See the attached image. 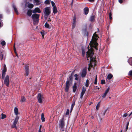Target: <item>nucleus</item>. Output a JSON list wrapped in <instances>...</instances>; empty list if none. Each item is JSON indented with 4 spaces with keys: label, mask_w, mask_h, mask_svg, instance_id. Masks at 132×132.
I'll return each instance as SVG.
<instances>
[{
    "label": "nucleus",
    "mask_w": 132,
    "mask_h": 132,
    "mask_svg": "<svg viewBox=\"0 0 132 132\" xmlns=\"http://www.w3.org/2000/svg\"><path fill=\"white\" fill-rule=\"evenodd\" d=\"M98 43L95 41H91L89 44V45L90 47L91 50H88V51L87 52L86 57L87 59V60H89L88 58H90V61H94V58L93 57L94 53L93 52V48L97 50V46Z\"/></svg>",
    "instance_id": "nucleus-1"
},
{
    "label": "nucleus",
    "mask_w": 132,
    "mask_h": 132,
    "mask_svg": "<svg viewBox=\"0 0 132 132\" xmlns=\"http://www.w3.org/2000/svg\"><path fill=\"white\" fill-rule=\"evenodd\" d=\"M77 83L75 82L74 83V85L72 87L73 92L75 93L76 91L77 88Z\"/></svg>",
    "instance_id": "nucleus-13"
},
{
    "label": "nucleus",
    "mask_w": 132,
    "mask_h": 132,
    "mask_svg": "<svg viewBox=\"0 0 132 132\" xmlns=\"http://www.w3.org/2000/svg\"><path fill=\"white\" fill-rule=\"evenodd\" d=\"M108 110V109H106L104 111H102L101 113V114H102L103 116H104L105 115V113L106 112H107Z\"/></svg>",
    "instance_id": "nucleus-33"
},
{
    "label": "nucleus",
    "mask_w": 132,
    "mask_h": 132,
    "mask_svg": "<svg viewBox=\"0 0 132 132\" xmlns=\"http://www.w3.org/2000/svg\"><path fill=\"white\" fill-rule=\"evenodd\" d=\"M12 7L14 9L15 12L16 14L17 15L19 13L15 5L14 4H13L12 5Z\"/></svg>",
    "instance_id": "nucleus-16"
},
{
    "label": "nucleus",
    "mask_w": 132,
    "mask_h": 132,
    "mask_svg": "<svg viewBox=\"0 0 132 132\" xmlns=\"http://www.w3.org/2000/svg\"><path fill=\"white\" fill-rule=\"evenodd\" d=\"M69 77L67 79V80L70 83L72 84L73 80V77L69 75Z\"/></svg>",
    "instance_id": "nucleus-12"
},
{
    "label": "nucleus",
    "mask_w": 132,
    "mask_h": 132,
    "mask_svg": "<svg viewBox=\"0 0 132 132\" xmlns=\"http://www.w3.org/2000/svg\"><path fill=\"white\" fill-rule=\"evenodd\" d=\"M44 3L45 4H50V2L49 0H46L44 2Z\"/></svg>",
    "instance_id": "nucleus-38"
},
{
    "label": "nucleus",
    "mask_w": 132,
    "mask_h": 132,
    "mask_svg": "<svg viewBox=\"0 0 132 132\" xmlns=\"http://www.w3.org/2000/svg\"><path fill=\"white\" fill-rule=\"evenodd\" d=\"M19 119V117L18 116H17L16 118L14 120L13 122V123L17 124L18 120Z\"/></svg>",
    "instance_id": "nucleus-21"
},
{
    "label": "nucleus",
    "mask_w": 132,
    "mask_h": 132,
    "mask_svg": "<svg viewBox=\"0 0 132 132\" xmlns=\"http://www.w3.org/2000/svg\"><path fill=\"white\" fill-rule=\"evenodd\" d=\"M1 44L3 46L5 45L6 43L4 41H3L1 42Z\"/></svg>",
    "instance_id": "nucleus-37"
},
{
    "label": "nucleus",
    "mask_w": 132,
    "mask_h": 132,
    "mask_svg": "<svg viewBox=\"0 0 132 132\" xmlns=\"http://www.w3.org/2000/svg\"><path fill=\"white\" fill-rule=\"evenodd\" d=\"M26 99L24 96H21V98L20 102H24L26 101Z\"/></svg>",
    "instance_id": "nucleus-19"
},
{
    "label": "nucleus",
    "mask_w": 132,
    "mask_h": 132,
    "mask_svg": "<svg viewBox=\"0 0 132 132\" xmlns=\"http://www.w3.org/2000/svg\"><path fill=\"white\" fill-rule=\"evenodd\" d=\"M100 102H99L96 105V109L97 110H98V109L100 107Z\"/></svg>",
    "instance_id": "nucleus-34"
},
{
    "label": "nucleus",
    "mask_w": 132,
    "mask_h": 132,
    "mask_svg": "<svg viewBox=\"0 0 132 132\" xmlns=\"http://www.w3.org/2000/svg\"><path fill=\"white\" fill-rule=\"evenodd\" d=\"M89 80L87 79L86 80V83L85 84V86L86 87H88L89 85Z\"/></svg>",
    "instance_id": "nucleus-26"
},
{
    "label": "nucleus",
    "mask_w": 132,
    "mask_h": 132,
    "mask_svg": "<svg viewBox=\"0 0 132 132\" xmlns=\"http://www.w3.org/2000/svg\"><path fill=\"white\" fill-rule=\"evenodd\" d=\"M40 0H34L35 2L36 3L37 5H39L40 4Z\"/></svg>",
    "instance_id": "nucleus-31"
},
{
    "label": "nucleus",
    "mask_w": 132,
    "mask_h": 132,
    "mask_svg": "<svg viewBox=\"0 0 132 132\" xmlns=\"http://www.w3.org/2000/svg\"><path fill=\"white\" fill-rule=\"evenodd\" d=\"M105 83V81L104 80H101V84H104Z\"/></svg>",
    "instance_id": "nucleus-44"
},
{
    "label": "nucleus",
    "mask_w": 132,
    "mask_h": 132,
    "mask_svg": "<svg viewBox=\"0 0 132 132\" xmlns=\"http://www.w3.org/2000/svg\"><path fill=\"white\" fill-rule=\"evenodd\" d=\"M51 4H52V6L53 7H54V6H55V4L54 2H53V1H52L51 2Z\"/></svg>",
    "instance_id": "nucleus-48"
},
{
    "label": "nucleus",
    "mask_w": 132,
    "mask_h": 132,
    "mask_svg": "<svg viewBox=\"0 0 132 132\" xmlns=\"http://www.w3.org/2000/svg\"><path fill=\"white\" fill-rule=\"evenodd\" d=\"M127 116V113H126L125 114H124L123 116V118H125Z\"/></svg>",
    "instance_id": "nucleus-53"
},
{
    "label": "nucleus",
    "mask_w": 132,
    "mask_h": 132,
    "mask_svg": "<svg viewBox=\"0 0 132 132\" xmlns=\"http://www.w3.org/2000/svg\"><path fill=\"white\" fill-rule=\"evenodd\" d=\"M132 114V111L129 114V116L130 117Z\"/></svg>",
    "instance_id": "nucleus-64"
},
{
    "label": "nucleus",
    "mask_w": 132,
    "mask_h": 132,
    "mask_svg": "<svg viewBox=\"0 0 132 132\" xmlns=\"http://www.w3.org/2000/svg\"><path fill=\"white\" fill-rule=\"evenodd\" d=\"M29 71V66L28 65H26L25 67V72H26V74L25 75L26 76H28V75Z\"/></svg>",
    "instance_id": "nucleus-9"
},
{
    "label": "nucleus",
    "mask_w": 132,
    "mask_h": 132,
    "mask_svg": "<svg viewBox=\"0 0 132 132\" xmlns=\"http://www.w3.org/2000/svg\"><path fill=\"white\" fill-rule=\"evenodd\" d=\"M14 112L15 114L16 115H17L18 114V109L16 108L15 107L14 109Z\"/></svg>",
    "instance_id": "nucleus-22"
},
{
    "label": "nucleus",
    "mask_w": 132,
    "mask_h": 132,
    "mask_svg": "<svg viewBox=\"0 0 132 132\" xmlns=\"http://www.w3.org/2000/svg\"><path fill=\"white\" fill-rule=\"evenodd\" d=\"M59 125L62 129L64 128L65 126V122L64 121V118H63L59 121Z\"/></svg>",
    "instance_id": "nucleus-6"
},
{
    "label": "nucleus",
    "mask_w": 132,
    "mask_h": 132,
    "mask_svg": "<svg viewBox=\"0 0 132 132\" xmlns=\"http://www.w3.org/2000/svg\"><path fill=\"white\" fill-rule=\"evenodd\" d=\"M42 127V125H40L39 126V129L41 130V129Z\"/></svg>",
    "instance_id": "nucleus-61"
},
{
    "label": "nucleus",
    "mask_w": 132,
    "mask_h": 132,
    "mask_svg": "<svg viewBox=\"0 0 132 132\" xmlns=\"http://www.w3.org/2000/svg\"><path fill=\"white\" fill-rule=\"evenodd\" d=\"M129 76L132 77V70L130 71L128 74Z\"/></svg>",
    "instance_id": "nucleus-30"
},
{
    "label": "nucleus",
    "mask_w": 132,
    "mask_h": 132,
    "mask_svg": "<svg viewBox=\"0 0 132 132\" xmlns=\"http://www.w3.org/2000/svg\"><path fill=\"white\" fill-rule=\"evenodd\" d=\"M41 119L43 122H44L45 121V119L44 117V116L43 113H42L41 114Z\"/></svg>",
    "instance_id": "nucleus-24"
},
{
    "label": "nucleus",
    "mask_w": 132,
    "mask_h": 132,
    "mask_svg": "<svg viewBox=\"0 0 132 132\" xmlns=\"http://www.w3.org/2000/svg\"><path fill=\"white\" fill-rule=\"evenodd\" d=\"M87 74L86 69L84 68L83 69L81 73V76L82 78L85 77Z\"/></svg>",
    "instance_id": "nucleus-8"
},
{
    "label": "nucleus",
    "mask_w": 132,
    "mask_h": 132,
    "mask_svg": "<svg viewBox=\"0 0 132 132\" xmlns=\"http://www.w3.org/2000/svg\"><path fill=\"white\" fill-rule=\"evenodd\" d=\"M76 23V22H72V27L73 29L75 27Z\"/></svg>",
    "instance_id": "nucleus-46"
},
{
    "label": "nucleus",
    "mask_w": 132,
    "mask_h": 132,
    "mask_svg": "<svg viewBox=\"0 0 132 132\" xmlns=\"http://www.w3.org/2000/svg\"><path fill=\"white\" fill-rule=\"evenodd\" d=\"M110 90V88L109 87H108L106 90H105V93L106 94H107V93L109 92Z\"/></svg>",
    "instance_id": "nucleus-40"
},
{
    "label": "nucleus",
    "mask_w": 132,
    "mask_h": 132,
    "mask_svg": "<svg viewBox=\"0 0 132 132\" xmlns=\"http://www.w3.org/2000/svg\"><path fill=\"white\" fill-rule=\"evenodd\" d=\"M113 77V75L111 73H109L107 76V78L109 80H110Z\"/></svg>",
    "instance_id": "nucleus-23"
},
{
    "label": "nucleus",
    "mask_w": 132,
    "mask_h": 132,
    "mask_svg": "<svg viewBox=\"0 0 132 132\" xmlns=\"http://www.w3.org/2000/svg\"><path fill=\"white\" fill-rule=\"evenodd\" d=\"M2 18V15L1 14H0V20Z\"/></svg>",
    "instance_id": "nucleus-59"
},
{
    "label": "nucleus",
    "mask_w": 132,
    "mask_h": 132,
    "mask_svg": "<svg viewBox=\"0 0 132 132\" xmlns=\"http://www.w3.org/2000/svg\"><path fill=\"white\" fill-rule=\"evenodd\" d=\"M1 119H3L6 117V115L3 114V113L2 114Z\"/></svg>",
    "instance_id": "nucleus-32"
},
{
    "label": "nucleus",
    "mask_w": 132,
    "mask_h": 132,
    "mask_svg": "<svg viewBox=\"0 0 132 132\" xmlns=\"http://www.w3.org/2000/svg\"><path fill=\"white\" fill-rule=\"evenodd\" d=\"M45 28L50 29V27L49 25L47 22H46L45 24Z\"/></svg>",
    "instance_id": "nucleus-27"
},
{
    "label": "nucleus",
    "mask_w": 132,
    "mask_h": 132,
    "mask_svg": "<svg viewBox=\"0 0 132 132\" xmlns=\"http://www.w3.org/2000/svg\"><path fill=\"white\" fill-rule=\"evenodd\" d=\"M71 84L70 83V82H69L68 81H67L66 83L65 87V91L66 92H68L69 89V88L70 86V84Z\"/></svg>",
    "instance_id": "nucleus-7"
},
{
    "label": "nucleus",
    "mask_w": 132,
    "mask_h": 132,
    "mask_svg": "<svg viewBox=\"0 0 132 132\" xmlns=\"http://www.w3.org/2000/svg\"><path fill=\"white\" fill-rule=\"evenodd\" d=\"M86 90V88H85L84 87H83L82 88V90L81 92L85 93Z\"/></svg>",
    "instance_id": "nucleus-42"
},
{
    "label": "nucleus",
    "mask_w": 132,
    "mask_h": 132,
    "mask_svg": "<svg viewBox=\"0 0 132 132\" xmlns=\"http://www.w3.org/2000/svg\"><path fill=\"white\" fill-rule=\"evenodd\" d=\"M41 12V11L38 7H36L35 8L34 10L33 11V13L35 14H36V13H40Z\"/></svg>",
    "instance_id": "nucleus-10"
},
{
    "label": "nucleus",
    "mask_w": 132,
    "mask_h": 132,
    "mask_svg": "<svg viewBox=\"0 0 132 132\" xmlns=\"http://www.w3.org/2000/svg\"><path fill=\"white\" fill-rule=\"evenodd\" d=\"M96 32H95L93 34V36H94L96 38H97V37H98V36L96 34Z\"/></svg>",
    "instance_id": "nucleus-49"
},
{
    "label": "nucleus",
    "mask_w": 132,
    "mask_h": 132,
    "mask_svg": "<svg viewBox=\"0 0 132 132\" xmlns=\"http://www.w3.org/2000/svg\"><path fill=\"white\" fill-rule=\"evenodd\" d=\"M85 93H83V92H81V94H80V98L82 99V98L84 94Z\"/></svg>",
    "instance_id": "nucleus-45"
},
{
    "label": "nucleus",
    "mask_w": 132,
    "mask_h": 132,
    "mask_svg": "<svg viewBox=\"0 0 132 132\" xmlns=\"http://www.w3.org/2000/svg\"><path fill=\"white\" fill-rule=\"evenodd\" d=\"M85 54V52L83 51H82V55L83 56H84Z\"/></svg>",
    "instance_id": "nucleus-54"
},
{
    "label": "nucleus",
    "mask_w": 132,
    "mask_h": 132,
    "mask_svg": "<svg viewBox=\"0 0 132 132\" xmlns=\"http://www.w3.org/2000/svg\"><path fill=\"white\" fill-rule=\"evenodd\" d=\"M74 73H73V72H72L71 74L70 75H69L70 76H72L73 77V76L74 75Z\"/></svg>",
    "instance_id": "nucleus-56"
},
{
    "label": "nucleus",
    "mask_w": 132,
    "mask_h": 132,
    "mask_svg": "<svg viewBox=\"0 0 132 132\" xmlns=\"http://www.w3.org/2000/svg\"><path fill=\"white\" fill-rule=\"evenodd\" d=\"M16 124L13 123V124L11 126L12 128H15L17 129V128L16 126Z\"/></svg>",
    "instance_id": "nucleus-29"
},
{
    "label": "nucleus",
    "mask_w": 132,
    "mask_h": 132,
    "mask_svg": "<svg viewBox=\"0 0 132 132\" xmlns=\"http://www.w3.org/2000/svg\"><path fill=\"white\" fill-rule=\"evenodd\" d=\"M19 119V117L18 116H17L16 118L14 120L13 122V123L17 124L18 120Z\"/></svg>",
    "instance_id": "nucleus-20"
},
{
    "label": "nucleus",
    "mask_w": 132,
    "mask_h": 132,
    "mask_svg": "<svg viewBox=\"0 0 132 132\" xmlns=\"http://www.w3.org/2000/svg\"><path fill=\"white\" fill-rule=\"evenodd\" d=\"M57 12L56 6H54L53 9V13L54 14L56 13Z\"/></svg>",
    "instance_id": "nucleus-18"
},
{
    "label": "nucleus",
    "mask_w": 132,
    "mask_h": 132,
    "mask_svg": "<svg viewBox=\"0 0 132 132\" xmlns=\"http://www.w3.org/2000/svg\"><path fill=\"white\" fill-rule=\"evenodd\" d=\"M76 16L75 15L73 16V22H76Z\"/></svg>",
    "instance_id": "nucleus-36"
},
{
    "label": "nucleus",
    "mask_w": 132,
    "mask_h": 132,
    "mask_svg": "<svg viewBox=\"0 0 132 132\" xmlns=\"http://www.w3.org/2000/svg\"><path fill=\"white\" fill-rule=\"evenodd\" d=\"M37 97L39 103H42L43 102L42 100H43L44 98L43 95L39 93Z\"/></svg>",
    "instance_id": "nucleus-5"
},
{
    "label": "nucleus",
    "mask_w": 132,
    "mask_h": 132,
    "mask_svg": "<svg viewBox=\"0 0 132 132\" xmlns=\"http://www.w3.org/2000/svg\"><path fill=\"white\" fill-rule=\"evenodd\" d=\"M95 15H93L90 17L89 20L91 22H93L95 20Z\"/></svg>",
    "instance_id": "nucleus-17"
},
{
    "label": "nucleus",
    "mask_w": 132,
    "mask_h": 132,
    "mask_svg": "<svg viewBox=\"0 0 132 132\" xmlns=\"http://www.w3.org/2000/svg\"><path fill=\"white\" fill-rule=\"evenodd\" d=\"M32 12H33V11H32V10L29 9L27 10V15L29 16H31Z\"/></svg>",
    "instance_id": "nucleus-14"
},
{
    "label": "nucleus",
    "mask_w": 132,
    "mask_h": 132,
    "mask_svg": "<svg viewBox=\"0 0 132 132\" xmlns=\"http://www.w3.org/2000/svg\"><path fill=\"white\" fill-rule=\"evenodd\" d=\"M4 83L6 86L8 87L9 85V77L8 75H7L4 78Z\"/></svg>",
    "instance_id": "nucleus-4"
},
{
    "label": "nucleus",
    "mask_w": 132,
    "mask_h": 132,
    "mask_svg": "<svg viewBox=\"0 0 132 132\" xmlns=\"http://www.w3.org/2000/svg\"><path fill=\"white\" fill-rule=\"evenodd\" d=\"M28 4L27 6L30 9H31L33 8L34 6V5L31 3H30L29 2L26 3V5Z\"/></svg>",
    "instance_id": "nucleus-15"
},
{
    "label": "nucleus",
    "mask_w": 132,
    "mask_h": 132,
    "mask_svg": "<svg viewBox=\"0 0 132 132\" xmlns=\"http://www.w3.org/2000/svg\"><path fill=\"white\" fill-rule=\"evenodd\" d=\"M88 1L90 2H93L95 0H88Z\"/></svg>",
    "instance_id": "nucleus-57"
},
{
    "label": "nucleus",
    "mask_w": 132,
    "mask_h": 132,
    "mask_svg": "<svg viewBox=\"0 0 132 132\" xmlns=\"http://www.w3.org/2000/svg\"><path fill=\"white\" fill-rule=\"evenodd\" d=\"M132 114V111L129 114V116L130 117Z\"/></svg>",
    "instance_id": "nucleus-63"
},
{
    "label": "nucleus",
    "mask_w": 132,
    "mask_h": 132,
    "mask_svg": "<svg viewBox=\"0 0 132 132\" xmlns=\"http://www.w3.org/2000/svg\"><path fill=\"white\" fill-rule=\"evenodd\" d=\"M85 31V35H86L87 37L88 36V32L87 31L86 29H84Z\"/></svg>",
    "instance_id": "nucleus-28"
},
{
    "label": "nucleus",
    "mask_w": 132,
    "mask_h": 132,
    "mask_svg": "<svg viewBox=\"0 0 132 132\" xmlns=\"http://www.w3.org/2000/svg\"><path fill=\"white\" fill-rule=\"evenodd\" d=\"M106 95H107L106 94H105V93H104V94L102 96V97L103 98H105V97L106 96Z\"/></svg>",
    "instance_id": "nucleus-50"
},
{
    "label": "nucleus",
    "mask_w": 132,
    "mask_h": 132,
    "mask_svg": "<svg viewBox=\"0 0 132 132\" xmlns=\"http://www.w3.org/2000/svg\"><path fill=\"white\" fill-rule=\"evenodd\" d=\"M7 71V68L5 64L4 65V66L3 69L2 70V71L6 72Z\"/></svg>",
    "instance_id": "nucleus-35"
},
{
    "label": "nucleus",
    "mask_w": 132,
    "mask_h": 132,
    "mask_svg": "<svg viewBox=\"0 0 132 132\" xmlns=\"http://www.w3.org/2000/svg\"><path fill=\"white\" fill-rule=\"evenodd\" d=\"M5 72L2 71V78L3 79H4V78H5V76L6 74Z\"/></svg>",
    "instance_id": "nucleus-25"
},
{
    "label": "nucleus",
    "mask_w": 132,
    "mask_h": 132,
    "mask_svg": "<svg viewBox=\"0 0 132 132\" xmlns=\"http://www.w3.org/2000/svg\"><path fill=\"white\" fill-rule=\"evenodd\" d=\"M73 107H72V106H71V111L70 112H71L72 110H73Z\"/></svg>",
    "instance_id": "nucleus-60"
},
{
    "label": "nucleus",
    "mask_w": 132,
    "mask_h": 132,
    "mask_svg": "<svg viewBox=\"0 0 132 132\" xmlns=\"http://www.w3.org/2000/svg\"><path fill=\"white\" fill-rule=\"evenodd\" d=\"M112 16V13L111 12H110L109 14V16L110 17Z\"/></svg>",
    "instance_id": "nucleus-58"
},
{
    "label": "nucleus",
    "mask_w": 132,
    "mask_h": 132,
    "mask_svg": "<svg viewBox=\"0 0 132 132\" xmlns=\"http://www.w3.org/2000/svg\"><path fill=\"white\" fill-rule=\"evenodd\" d=\"M84 14L85 15H87L88 14L89 11V9L87 7H86L84 9Z\"/></svg>",
    "instance_id": "nucleus-11"
},
{
    "label": "nucleus",
    "mask_w": 132,
    "mask_h": 132,
    "mask_svg": "<svg viewBox=\"0 0 132 132\" xmlns=\"http://www.w3.org/2000/svg\"><path fill=\"white\" fill-rule=\"evenodd\" d=\"M40 33L41 34V35L43 37V38L44 37V32H42V31H41L40 32Z\"/></svg>",
    "instance_id": "nucleus-51"
},
{
    "label": "nucleus",
    "mask_w": 132,
    "mask_h": 132,
    "mask_svg": "<svg viewBox=\"0 0 132 132\" xmlns=\"http://www.w3.org/2000/svg\"><path fill=\"white\" fill-rule=\"evenodd\" d=\"M74 76L75 77H77L78 76V75L77 74H75L74 75Z\"/></svg>",
    "instance_id": "nucleus-62"
},
{
    "label": "nucleus",
    "mask_w": 132,
    "mask_h": 132,
    "mask_svg": "<svg viewBox=\"0 0 132 132\" xmlns=\"http://www.w3.org/2000/svg\"><path fill=\"white\" fill-rule=\"evenodd\" d=\"M129 122H128L127 124L126 129H125V130L126 131L128 129V126H129Z\"/></svg>",
    "instance_id": "nucleus-39"
},
{
    "label": "nucleus",
    "mask_w": 132,
    "mask_h": 132,
    "mask_svg": "<svg viewBox=\"0 0 132 132\" xmlns=\"http://www.w3.org/2000/svg\"><path fill=\"white\" fill-rule=\"evenodd\" d=\"M13 48H14V52H15L16 51V48H15V44H14V46H13Z\"/></svg>",
    "instance_id": "nucleus-52"
},
{
    "label": "nucleus",
    "mask_w": 132,
    "mask_h": 132,
    "mask_svg": "<svg viewBox=\"0 0 132 132\" xmlns=\"http://www.w3.org/2000/svg\"><path fill=\"white\" fill-rule=\"evenodd\" d=\"M40 15L37 14H33L31 16L33 24L34 25H37L39 21V18Z\"/></svg>",
    "instance_id": "nucleus-2"
},
{
    "label": "nucleus",
    "mask_w": 132,
    "mask_h": 132,
    "mask_svg": "<svg viewBox=\"0 0 132 132\" xmlns=\"http://www.w3.org/2000/svg\"><path fill=\"white\" fill-rule=\"evenodd\" d=\"M75 100H73L72 101V104H71V106H72V107H74V106H75Z\"/></svg>",
    "instance_id": "nucleus-41"
},
{
    "label": "nucleus",
    "mask_w": 132,
    "mask_h": 132,
    "mask_svg": "<svg viewBox=\"0 0 132 132\" xmlns=\"http://www.w3.org/2000/svg\"><path fill=\"white\" fill-rule=\"evenodd\" d=\"M97 76L96 75L95 77V78L94 81V83L95 84H97Z\"/></svg>",
    "instance_id": "nucleus-43"
},
{
    "label": "nucleus",
    "mask_w": 132,
    "mask_h": 132,
    "mask_svg": "<svg viewBox=\"0 0 132 132\" xmlns=\"http://www.w3.org/2000/svg\"><path fill=\"white\" fill-rule=\"evenodd\" d=\"M45 11L44 13V17L46 18V16L47 17L50 14V9L49 7H47L45 8Z\"/></svg>",
    "instance_id": "nucleus-3"
},
{
    "label": "nucleus",
    "mask_w": 132,
    "mask_h": 132,
    "mask_svg": "<svg viewBox=\"0 0 132 132\" xmlns=\"http://www.w3.org/2000/svg\"><path fill=\"white\" fill-rule=\"evenodd\" d=\"M69 110L68 109H67L66 113H65V114L66 115H68L69 114Z\"/></svg>",
    "instance_id": "nucleus-47"
},
{
    "label": "nucleus",
    "mask_w": 132,
    "mask_h": 132,
    "mask_svg": "<svg viewBox=\"0 0 132 132\" xmlns=\"http://www.w3.org/2000/svg\"><path fill=\"white\" fill-rule=\"evenodd\" d=\"M118 1L120 3H122L123 2L122 0H118Z\"/></svg>",
    "instance_id": "nucleus-55"
}]
</instances>
